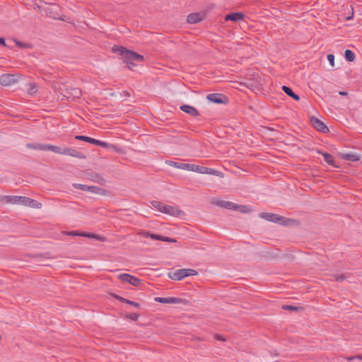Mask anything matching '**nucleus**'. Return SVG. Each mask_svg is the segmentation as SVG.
<instances>
[{"mask_svg": "<svg viewBox=\"0 0 362 362\" xmlns=\"http://www.w3.org/2000/svg\"><path fill=\"white\" fill-rule=\"evenodd\" d=\"M35 9H37L42 16L49 17L52 19L60 20L62 21H66L64 18L65 16H62L58 13L59 8L57 4H47L45 3L43 5H37V7H35Z\"/></svg>", "mask_w": 362, "mask_h": 362, "instance_id": "obj_2", "label": "nucleus"}, {"mask_svg": "<svg viewBox=\"0 0 362 362\" xmlns=\"http://www.w3.org/2000/svg\"><path fill=\"white\" fill-rule=\"evenodd\" d=\"M216 204L221 207H224V208H226L228 209H233V210H235V206H237L236 204H235L232 202H224V201L219 202Z\"/></svg>", "mask_w": 362, "mask_h": 362, "instance_id": "obj_24", "label": "nucleus"}, {"mask_svg": "<svg viewBox=\"0 0 362 362\" xmlns=\"http://www.w3.org/2000/svg\"><path fill=\"white\" fill-rule=\"evenodd\" d=\"M344 279V276L343 275H337L335 276V280L340 281Z\"/></svg>", "mask_w": 362, "mask_h": 362, "instance_id": "obj_40", "label": "nucleus"}, {"mask_svg": "<svg viewBox=\"0 0 362 362\" xmlns=\"http://www.w3.org/2000/svg\"><path fill=\"white\" fill-rule=\"evenodd\" d=\"M356 358H358L359 360H362V355H358L355 357Z\"/></svg>", "mask_w": 362, "mask_h": 362, "instance_id": "obj_46", "label": "nucleus"}, {"mask_svg": "<svg viewBox=\"0 0 362 362\" xmlns=\"http://www.w3.org/2000/svg\"><path fill=\"white\" fill-rule=\"evenodd\" d=\"M95 145H98V146H102V147H104V148H107V147H109V146H111V145H110L109 144H107L106 142H104V141H99V140H97V139H96Z\"/></svg>", "mask_w": 362, "mask_h": 362, "instance_id": "obj_35", "label": "nucleus"}, {"mask_svg": "<svg viewBox=\"0 0 362 362\" xmlns=\"http://www.w3.org/2000/svg\"><path fill=\"white\" fill-rule=\"evenodd\" d=\"M235 210L244 214L250 213L252 211V208L247 205H237L235 206Z\"/></svg>", "mask_w": 362, "mask_h": 362, "instance_id": "obj_27", "label": "nucleus"}, {"mask_svg": "<svg viewBox=\"0 0 362 362\" xmlns=\"http://www.w3.org/2000/svg\"><path fill=\"white\" fill-rule=\"evenodd\" d=\"M117 277L122 281L128 283L135 286H139L141 283V280L129 274H121L118 275Z\"/></svg>", "mask_w": 362, "mask_h": 362, "instance_id": "obj_10", "label": "nucleus"}, {"mask_svg": "<svg viewBox=\"0 0 362 362\" xmlns=\"http://www.w3.org/2000/svg\"><path fill=\"white\" fill-rule=\"evenodd\" d=\"M112 51L122 57L124 62L127 64L129 69H133L136 66L137 63L141 62L144 59L142 55L127 50L123 47L115 45L112 47Z\"/></svg>", "mask_w": 362, "mask_h": 362, "instance_id": "obj_1", "label": "nucleus"}, {"mask_svg": "<svg viewBox=\"0 0 362 362\" xmlns=\"http://www.w3.org/2000/svg\"><path fill=\"white\" fill-rule=\"evenodd\" d=\"M141 234V235H143L145 238H151V233H150L148 232H142Z\"/></svg>", "mask_w": 362, "mask_h": 362, "instance_id": "obj_41", "label": "nucleus"}, {"mask_svg": "<svg viewBox=\"0 0 362 362\" xmlns=\"http://www.w3.org/2000/svg\"><path fill=\"white\" fill-rule=\"evenodd\" d=\"M61 86V84H55L53 86V88L56 93H58V92H59L60 96L59 95L58 98L62 100H64V98L69 99L71 97H73L74 98H78L81 95V90L78 88L66 90L65 93H62V88Z\"/></svg>", "mask_w": 362, "mask_h": 362, "instance_id": "obj_4", "label": "nucleus"}, {"mask_svg": "<svg viewBox=\"0 0 362 362\" xmlns=\"http://www.w3.org/2000/svg\"><path fill=\"white\" fill-rule=\"evenodd\" d=\"M259 216L262 218H264L265 220L272 221V222H277L279 221V218L276 214H270V213H262L259 214Z\"/></svg>", "mask_w": 362, "mask_h": 362, "instance_id": "obj_20", "label": "nucleus"}, {"mask_svg": "<svg viewBox=\"0 0 362 362\" xmlns=\"http://www.w3.org/2000/svg\"><path fill=\"white\" fill-rule=\"evenodd\" d=\"M19 80V76L16 74H6L0 76V83L4 86H11L16 84Z\"/></svg>", "mask_w": 362, "mask_h": 362, "instance_id": "obj_6", "label": "nucleus"}, {"mask_svg": "<svg viewBox=\"0 0 362 362\" xmlns=\"http://www.w3.org/2000/svg\"><path fill=\"white\" fill-rule=\"evenodd\" d=\"M16 43L18 46H20V47H23V45H22L20 42H18V41H16Z\"/></svg>", "mask_w": 362, "mask_h": 362, "instance_id": "obj_47", "label": "nucleus"}, {"mask_svg": "<svg viewBox=\"0 0 362 362\" xmlns=\"http://www.w3.org/2000/svg\"><path fill=\"white\" fill-rule=\"evenodd\" d=\"M282 90L285 92V93L293 98L295 100L298 101L300 100L299 96L294 93L289 87L284 86H282Z\"/></svg>", "mask_w": 362, "mask_h": 362, "instance_id": "obj_23", "label": "nucleus"}, {"mask_svg": "<svg viewBox=\"0 0 362 362\" xmlns=\"http://www.w3.org/2000/svg\"><path fill=\"white\" fill-rule=\"evenodd\" d=\"M180 109L186 112L187 114L192 115V116H197L199 115L198 111L192 106L190 105H182L180 107Z\"/></svg>", "mask_w": 362, "mask_h": 362, "instance_id": "obj_18", "label": "nucleus"}, {"mask_svg": "<svg viewBox=\"0 0 362 362\" xmlns=\"http://www.w3.org/2000/svg\"><path fill=\"white\" fill-rule=\"evenodd\" d=\"M139 317V315L136 313H131L127 315L128 318H129L132 320H134V321L137 320Z\"/></svg>", "mask_w": 362, "mask_h": 362, "instance_id": "obj_37", "label": "nucleus"}, {"mask_svg": "<svg viewBox=\"0 0 362 362\" xmlns=\"http://www.w3.org/2000/svg\"><path fill=\"white\" fill-rule=\"evenodd\" d=\"M310 122L313 127H315L318 131L321 132H328L327 127L319 119L313 117L310 119Z\"/></svg>", "mask_w": 362, "mask_h": 362, "instance_id": "obj_13", "label": "nucleus"}, {"mask_svg": "<svg viewBox=\"0 0 362 362\" xmlns=\"http://www.w3.org/2000/svg\"><path fill=\"white\" fill-rule=\"evenodd\" d=\"M80 236L87 237L90 238H94L100 241H105L106 239L105 237L95 234V233H83L80 234Z\"/></svg>", "mask_w": 362, "mask_h": 362, "instance_id": "obj_26", "label": "nucleus"}, {"mask_svg": "<svg viewBox=\"0 0 362 362\" xmlns=\"http://www.w3.org/2000/svg\"><path fill=\"white\" fill-rule=\"evenodd\" d=\"M67 234L70 235H78V236H80V234H81V233H78L76 231H71V232H69Z\"/></svg>", "mask_w": 362, "mask_h": 362, "instance_id": "obj_42", "label": "nucleus"}, {"mask_svg": "<svg viewBox=\"0 0 362 362\" xmlns=\"http://www.w3.org/2000/svg\"><path fill=\"white\" fill-rule=\"evenodd\" d=\"M322 156L324 157V159L325 160L329 165H334V159H333V157L332 155L327 153H322Z\"/></svg>", "mask_w": 362, "mask_h": 362, "instance_id": "obj_32", "label": "nucleus"}, {"mask_svg": "<svg viewBox=\"0 0 362 362\" xmlns=\"http://www.w3.org/2000/svg\"><path fill=\"white\" fill-rule=\"evenodd\" d=\"M345 58L349 62H353L355 59V54H354V52L351 50L346 49L345 51Z\"/></svg>", "mask_w": 362, "mask_h": 362, "instance_id": "obj_31", "label": "nucleus"}, {"mask_svg": "<svg viewBox=\"0 0 362 362\" xmlns=\"http://www.w3.org/2000/svg\"><path fill=\"white\" fill-rule=\"evenodd\" d=\"M354 358H355L354 357L350 356V357L346 358V360L349 361H352Z\"/></svg>", "mask_w": 362, "mask_h": 362, "instance_id": "obj_44", "label": "nucleus"}, {"mask_svg": "<svg viewBox=\"0 0 362 362\" xmlns=\"http://www.w3.org/2000/svg\"><path fill=\"white\" fill-rule=\"evenodd\" d=\"M75 139L77 140H82L93 144H95L96 143V139L86 136H76Z\"/></svg>", "mask_w": 362, "mask_h": 362, "instance_id": "obj_28", "label": "nucleus"}, {"mask_svg": "<svg viewBox=\"0 0 362 362\" xmlns=\"http://www.w3.org/2000/svg\"><path fill=\"white\" fill-rule=\"evenodd\" d=\"M163 241L165 242H170V243H176L177 240L174 238H168V237H163Z\"/></svg>", "mask_w": 362, "mask_h": 362, "instance_id": "obj_39", "label": "nucleus"}, {"mask_svg": "<svg viewBox=\"0 0 362 362\" xmlns=\"http://www.w3.org/2000/svg\"><path fill=\"white\" fill-rule=\"evenodd\" d=\"M164 214L173 216H179L182 215L183 212L175 206L165 204Z\"/></svg>", "mask_w": 362, "mask_h": 362, "instance_id": "obj_12", "label": "nucleus"}, {"mask_svg": "<svg viewBox=\"0 0 362 362\" xmlns=\"http://www.w3.org/2000/svg\"><path fill=\"white\" fill-rule=\"evenodd\" d=\"M206 13L204 12L192 13L187 17V23H200L204 20Z\"/></svg>", "mask_w": 362, "mask_h": 362, "instance_id": "obj_11", "label": "nucleus"}, {"mask_svg": "<svg viewBox=\"0 0 362 362\" xmlns=\"http://www.w3.org/2000/svg\"><path fill=\"white\" fill-rule=\"evenodd\" d=\"M151 204L153 207L156 209L158 211L164 214L165 204L157 201H153Z\"/></svg>", "mask_w": 362, "mask_h": 362, "instance_id": "obj_25", "label": "nucleus"}, {"mask_svg": "<svg viewBox=\"0 0 362 362\" xmlns=\"http://www.w3.org/2000/svg\"><path fill=\"white\" fill-rule=\"evenodd\" d=\"M74 187L76 189H81L83 191L89 192L90 186L86 185H81V184H74Z\"/></svg>", "mask_w": 362, "mask_h": 362, "instance_id": "obj_33", "label": "nucleus"}, {"mask_svg": "<svg viewBox=\"0 0 362 362\" xmlns=\"http://www.w3.org/2000/svg\"><path fill=\"white\" fill-rule=\"evenodd\" d=\"M354 13L352 6H343L338 16V20L340 21H349L354 17Z\"/></svg>", "mask_w": 362, "mask_h": 362, "instance_id": "obj_8", "label": "nucleus"}, {"mask_svg": "<svg viewBox=\"0 0 362 362\" xmlns=\"http://www.w3.org/2000/svg\"><path fill=\"white\" fill-rule=\"evenodd\" d=\"M327 60L329 62L331 66H334V56L333 54H328Z\"/></svg>", "mask_w": 362, "mask_h": 362, "instance_id": "obj_36", "label": "nucleus"}, {"mask_svg": "<svg viewBox=\"0 0 362 362\" xmlns=\"http://www.w3.org/2000/svg\"><path fill=\"white\" fill-rule=\"evenodd\" d=\"M197 274V272L192 269H177L174 272H170L168 274V277L175 281H180L183 278L189 276H195Z\"/></svg>", "mask_w": 362, "mask_h": 362, "instance_id": "obj_5", "label": "nucleus"}, {"mask_svg": "<svg viewBox=\"0 0 362 362\" xmlns=\"http://www.w3.org/2000/svg\"><path fill=\"white\" fill-rule=\"evenodd\" d=\"M282 308L284 310H296V311L301 310V308L295 307V306H292V305H283Z\"/></svg>", "mask_w": 362, "mask_h": 362, "instance_id": "obj_34", "label": "nucleus"}, {"mask_svg": "<svg viewBox=\"0 0 362 362\" xmlns=\"http://www.w3.org/2000/svg\"><path fill=\"white\" fill-rule=\"evenodd\" d=\"M155 301L161 303L175 304V303H181L182 300L180 298H174V297H168V298L156 297V298H155Z\"/></svg>", "mask_w": 362, "mask_h": 362, "instance_id": "obj_16", "label": "nucleus"}, {"mask_svg": "<svg viewBox=\"0 0 362 362\" xmlns=\"http://www.w3.org/2000/svg\"><path fill=\"white\" fill-rule=\"evenodd\" d=\"M339 94L341 95H346L347 93L346 92H344V91H340L339 93Z\"/></svg>", "mask_w": 362, "mask_h": 362, "instance_id": "obj_45", "label": "nucleus"}, {"mask_svg": "<svg viewBox=\"0 0 362 362\" xmlns=\"http://www.w3.org/2000/svg\"><path fill=\"white\" fill-rule=\"evenodd\" d=\"M38 148L43 151H51L58 154H61L62 149L60 146L49 144H40Z\"/></svg>", "mask_w": 362, "mask_h": 362, "instance_id": "obj_15", "label": "nucleus"}, {"mask_svg": "<svg viewBox=\"0 0 362 362\" xmlns=\"http://www.w3.org/2000/svg\"><path fill=\"white\" fill-rule=\"evenodd\" d=\"M163 236H162V235H156V234H151V239L161 240V241H163Z\"/></svg>", "mask_w": 362, "mask_h": 362, "instance_id": "obj_38", "label": "nucleus"}, {"mask_svg": "<svg viewBox=\"0 0 362 362\" xmlns=\"http://www.w3.org/2000/svg\"><path fill=\"white\" fill-rule=\"evenodd\" d=\"M166 163L176 168L187 170L188 163H176L174 161H166Z\"/></svg>", "mask_w": 362, "mask_h": 362, "instance_id": "obj_21", "label": "nucleus"}, {"mask_svg": "<svg viewBox=\"0 0 362 362\" xmlns=\"http://www.w3.org/2000/svg\"><path fill=\"white\" fill-rule=\"evenodd\" d=\"M61 155H67L72 157H78L80 158V153L71 148H62Z\"/></svg>", "mask_w": 362, "mask_h": 362, "instance_id": "obj_19", "label": "nucleus"}, {"mask_svg": "<svg viewBox=\"0 0 362 362\" xmlns=\"http://www.w3.org/2000/svg\"><path fill=\"white\" fill-rule=\"evenodd\" d=\"M0 44L6 45L5 40L3 38H0Z\"/></svg>", "mask_w": 362, "mask_h": 362, "instance_id": "obj_43", "label": "nucleus"}, {"mask_svg": "<svg viewBox=\"0 0 362 362\" xmlns=\"http://www.w3.org/2000/svg\"><path fill=\"white\" fill-rule=\"evenodd\" d=\"M206 98L210 102L214 103H224L225 97L222 95L221 94L218 93H211L209 94L206 96Z\"/></svg>", "mask_w": 362, "mask_h": 362, "instance_id": "obj_14", "label": "nucleus"}, {"mask_svg": "<svg viewBox=\"0 0 362 362\" xmlns=\"http://www.w3.org/2000/svg\"><path fill=\"white\" fill-rule=\"evenodd\" d=\"M339 158L346 160L358 161L360 160V156L356 153H341L339 155Z\"/></svg>", "mask_w": 362, "mask_h": 362, "instance_id": "obj_17", "label": "nucleus"}, {"mask_svg": "<svg viewBox=\"0 0 362 362\" xmlns=\"http://www.w3.org/2000/svg\"><path fill=\"white\" fill-rule=\"evenodd\" d=\"M5 201L7 203L12 204H22L24 206L40 208L41 204L35 203V202L28 197H21V196H7L5 197Z\"/></svg>", "mask_w": 362, "mask_h": 362, "instance_id": "obj_3", "label": "nucleus"}, {"mask_svg": "<svg viewBox=\"0 0 362 362\" xmlns=\"http://www.w3.org/2000/svg\"><path fill=\"white\" fill-rule=\"evenodd\" d=\"M245 14L243 12H233L226 15L223 19L219 20V23H222V21H233L237 22L240 21H245Z\"/></svg>", "mask_w": 362, "mask_h": 362, "instance_id": "obj_9", "label": "nucleus"}, {"mask_svg": "<svg viewBox=\"0 0 362 362\" xmlns=\"http://www.w3.org/2000/svg\"><path fill=\"white\" fill-rule=\"evenodd\" d=\"M187 170L199 173L201 174L216 175V171L212 168L189 163H188Z\"/></svg>", "mask_w": 362, "mask_h": 362, "instance_id": "obj_7", "label": "nucleus"}, {"mask_svg": "<svg viewBox=\"0 0 362 362\" xmlns=\"http://www.w3.org/2000/svg\"><path fill=\"white\" fill-rule=\"evenodd\" d=\"M115 298H117L118 300H121V301H122L124 303H128V304H129V305H132V306H134L135 308H140L139 303H138L136 302L129 300L127 299H125V298H124L122 297H120V296H115Z\"/></svg>", "mask_w": 362, "mask_h": 362, "instance_id": "obj_29", "label": "nucleus"}, {"mask_svg": "<svg viewBox=\"0 0 362 362\" xmlns=\"http://www.w3.org/2000/svg\"><path fill=\"white\" fill-rule=\"evenodd\" d=\"M27 90H28V93L29 95H33L37 93V87L36 84H35L33 83H30L28 84V88Z\"/></svg>", "mask_w": 362, "mask_h": 362, "instance_id": "obj_30", "label": "nucleus"}, {"mask_svg": "<svg viewBox=\"0 0 362 362\" xmlns=\"http://www.w3.org/2000/svg\"><path fill=\"white\" fill-rule=\"evenodd\" d=\"M89 192L93 194H98L100 195H105L107 194V191L105 189L93 185L90 186Z\"/></svg>", "mask_w": 362, "mask_h": 362, "instance_id": "obj_22", "label": "nucleus"}]
</instances>
